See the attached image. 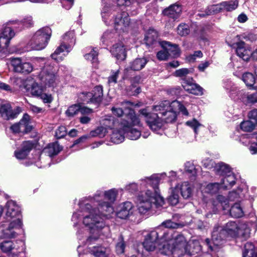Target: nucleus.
Here are the masks:
<instances>
[{
  "label": "nucleus",
  "mask_w": 257,
  "mask_h": 257,
  "mask_svg": "<svg viewBox=\"0 0 257 257\" xmlns=\"http://www.w3.org/2000/svg\"><path fill=\"white\" fill-rule=\"evenodd\" d=\"M118 191L111 189L105 192H97L94 196V200L97 204V207H93L87 201L79 202V209L75 212L72 217V221L75 224L82 220L86 228H82L77 231L79 240L83 243L91 245L98 238L100 230L106 226L105 220L113 213L114 209L111 205L116 198Z\"/></svg>",
  "instance_id": "1"
},
{
  "label": "nucleus",
  "mask_w": 257,
  "mask_h": 257,
  "mask_svg": "<svg viewBox=\"0 0 257 257\" xmlns=\"http://www.w3.org/2000/svg\"><path fill=\"white\" fill-rule=\"evenodd\" d=\"M161 229L157 228L145 236L143 245L147 251H154L158 246L161 252L165 254H169L178 248L183 251L185 250L186 242L183 235L177 236L173 240L170 238L172 231Z\"/></svg>",
  "instance_id": "2"
},
{
  "label": "nucleus",
  "mask_w": 257,
  "mask_h": 257,
  "mask_svg": "<svg viewBox=\"0 0 257 257\" xmlns=\"http://www.w3.org/2000/svg\"><path fill=\"white\" fill-rule=\"evenodd\" d=\"M179 101L170 102L165 100L153 106L154 112L150 113L146 109L139 110L150 128L156 134L162 135L165 122H172L177 117V106Z\"/></svg>",
  "instance_id": "3"
},
{
  "label": "nucleus",
  "mask_w": 257,
  "mask_h": 257,
  "mask_svg": "<svg viewBox=\"0 0 257 257\" xmlns=\"http://www.w3.org/2000/svg\"><path fill=\"white\" fill-rule=\"evenodd\" d=\"M250 229L247 223L229 221L223 227L215 225L212 233V242L206 238L205 242L211 250L216 251L227 236L247 239L250 236Z\"/></svg>",
  "instance_id": "4"
},
{
  "label": "nucleus",
  "mask_w": 257,
  "mask_h": 257,
  "mask_svg": "<svg viewBox=\"0 0 257 257\" xmlns=\"http://www.w3.org/2000/svg\"><path fill=\"white\" fill-rule=\"evenodd\" d=\"M159 182L158 176H153L143 181L142 185L147 186V189L140 192L137 201L138 209L141 214L148 212L152 208L153 204L157 208L164 204V200L160 195L158 187Z\"/></svg>",
  "instance_id": "5"
},
{
  "label": "nucleus",
  "mask_w": 257,
  "mask_h": 257,
  "mask_svg": "<svg viewBox=\"0 0 257 257\" xmlns=\"http://www.w3.org/2000/svg\"><path fill=\"white\" fill-rule=\"evenodd\" d=\"M101 15L103 21L106 25H109V20L113 19L115 30L120 32L126 31L131 23L128 13L117 6L105 4L102 8Z\"/></svg>",
  "instance_id": "6"
},
{
  "label": "nucleus",
  "mask_w": 257,
  "mask_h": 257,
  "mask_svg": "<svg viewBox=\"0 0 257 257\" xmlns=\"http://www.w3.org/2000/svg\"><path fill=\"white\" fill-rule=\"evenodd\" d=\"M6 222L3 225V233L5 237L14 238L18 234L17 230L22 226L21 216L20 208L16 202L8 201L6 205Z\"/></svg>",
  "instance_id": "7"
},
{
  "label": "nucleus",
  "mask_w": 257,
  "mask_h": 257,
  "mask_svg": "<svg viewBox=\"0 0 257 257\" xmlns=\"http://www.w3.org/2000/svg\"><path fill=\"white\" fill-rule=\"evenodd\" d=\"M127 120L121 121V125L123 127L125 135L126 137L130 140H136L138 139L141 135V131L138 128H133L134 126H137L140 127L142 126L141 119L144 117L139 112V115H136L134 110L129 111V113L127 116Z\"/></svg>",
  "instance_id": "8"
},
{
  "label": "nucleus",
  "mask_w": 257,
  "mask_h": 257,
  "mask_svg": "<svg viewBox=\"0 0 257 257\" xmlns=\"http://www.w3.org/2000/svg\"><path fill=\"white\" fill-rule=\"evenodd\" d=\"M75 43L74 33L73 31L66 33L63 37V42L51 54L53 59L57 62L62 61L69 52L71 51Z\"/></svg>",
  "instance_id": "9"
},
{
  "label": "nucleus",
  "mask_w": 257,
  "mask_h": 257,
  "mask_svg": "<svg viewBox=\"0 0 257 257\" xmlns=\"http://www.w3.org/2000/svg\"><path fill=\"white\" fill-rule=\"evenodd\" d=\"M51 33V30L48 27L38 30L30 41L29 44L32 48L35 50H41L45 48L48 44Z\"/></svg>",
  "instance_id": "10"
},
{
  "label": "nucleus",
  "mask_w": 257,
  "mask_h": 257,
  "mask_svg": "<svg viewBox=\"0 0 257 257\" xmlns=\"http://www.w3.org/2000/svg\"><path fill=\"white\" fill-rule=\"evenodd\" d=\"M238 6L237 0H230L222 2L216 5H211L207 7L205 14H199L201 17L217 14L226 11L231 12L235 10Z\"/></svg>",
  "instance_id": "11"
},
{
  "label": "nucleus",
  "mask_w": 257,
  "mask_h": 257,
  "mask_svg": "<svg viewBox=\"0 0 257 257\" xmlns=\"http://www.w3.org/2000/svg\"><path fill=\"white\" fill-rule=\"evenodd\" d=\"M38 77L41 85H44L45 87H54L56 84V73L51 66H45Z\"/></svg>",
  "instance_id": "12"
},
{
  "label": "nucleus",
  "mask_w": 257,
  "mask_h": 257,
  "mask_svg": "<svg viewBox=\"0 0 257 257\" xmlns=\"http://www.w3.org/2000/svg\"><path fill=\"white\" fill-rule=\"evenodd\" d=\"M10 60L13 70L15 72L28 74L34 70L33 65L22 58H11Z\"/></svg>",
  "instance_id": "13"
},
{
  "label": "nucleus",
  "mask_w": 257,
  "mask_h": 257,
  "mask_svg": "<svg viewBox=\"0 0 257 257\" xmlns=\"http://www.w3.org/2000/svg\"><path fill=\"white\" fill-rule=\"evenodd\" d=\"M12 131L15 133H26L32 129L30 116L27 113L24 114L19 122L16 123L11 127Z\"/></svg>",
  "instance_id": "14"
},
{
  "label": "nucleus",
  "mask_w": 257,
  "mask_h": 257,
  "mask_svg": "<svg viewBox=\"0 0 257 257\" xmlns=\"http://www.w3.org/2000/svg\"><path fill=\"white\" fill-rule=\"evenodd\" d=\"M83 100L87 103H99L103 97V88L101 86H97L89 92L83 93Z\"/></svg>",
  "instance_id": "15"
},
{
  "label": "nucleus",
  "mask_w": 257,
  "mask_h": 257,
  "mask_svg": "<svg viewBox=\"0 0 257 257\" xmlns=\"http://www.w3.org/2000/svg\"><path fill=\"white\" fill-rule=\"evenodd\" d=\"M20 112V107L13 110L9 103L4 101L0 109V116L5 119H9L15 117Z\"/></svg>",
  "instance_id": "16"
},
{
  "label": "nucleus",
  "mask_w": 257,
  "mask_h": 257,
  "mask_svg": "<svg viewBox=\"0 0 257 257\" xmlns=\"http://www.w3.org/2000/svg\"><path fill=\"white\" fill-rule=\"evenodd\" d=\"M18 244L23 245L22 241H13L12 240H5L1 243L0 248L2 251L6 253H12L17 255L19 249Z\"/></svg>",
  "instance_id": "17"
},
{
  "label": "nucleus",
  "mask_w": 257,
  "mask_h": 257,
  "mask_svg": "<svg viewBox=\"0 0 257 257\" xmlns=\"http://www.w3.org/2000/svg\"><path fill=\"white\" fill-rule=\"evenodd\" d=\"M104 126L98 127L96 130L91 131L90 133V136L94 137L98 136L99 137H104L105 134L107 132V129L112 128V125L114 124V121L113 118L110 117L109 119H106L103 120V122Z\"/></svg>",
  "instance_id": "18"
},
{
  "label": "nucleus",
  "mask_w": 257,
  "mask_h": 257,
  "mask_svg": "<svg viewBox=\"0 0 257 257\" xmlns=\"http://www.w3.org/2000/svg\"><path fill=\"white\" fill-rule=\"evenodd\" d=\"M184 89L188 92L196 95L203 94V89L199 85L193 82L192 78L184 79L182 82Z\"/></svg>",
  "instance_id": "19"
},
{
  "label": "nucleus",
  "mask_w": 257,
  "mask_h": 257,
  "mask_svg": "<svg viewBox=\"0 0 257 257\" xmlns=\"http://www.w3.org/2000/svg\"><path fill=\"white\" fill-rule=\"evenodd\" d=\"M26 80L24 83V87L28 93L33 96L39 97L40 95L45 91V88L41 84L36 82H33L31 84Z\"/></svg>",
  "instance_id": "20"
},
{
  "label": "nucleus",
  "mask_w": 257,
  "mask_h": 257,
  "mask_svg": "<svg viewBox=\"0 0 257 257\" xmlns=\"http://www.w3.org/2000/svg\"><path fill=\"white\" fill-rule=\"evenodd\" d=\"M121 105L125 108L124 111H123L121 108L117 107H112L111 111L113 114L117 117L124 116V118L122 121H123L124 120L128 119L127 116L130 109L133 110L131 107L133 106V104L129 101H125L121 102Z\"/></svg>",
  "instance_id": "21"
},
{
  "label": "nucleus",
  "mask_w": 257,
  "mask_h": 257,
  "mask_svg": "<svg viewBox=\"0 0 257 257\" xmlns=\"http://www.w3.org/2000/svg\"><path fill=\"white\" fill-rule=\"evenodd\" d=\"M110 52L117 60L120 61H123L126 57L125 48L120 42L113 45L110 49Z\"/></svg>",
  "instance_id": "22"
},
{
  "label": "nucleus",
  "mask_w": 257,
  "mask_h": 257,
  "mask_svg": "<svg viewBox=\"0 0 257 257\" xmlns=\"http://www.w3.org/2000/svg\"><path fill=\"white\" fill-rule=\"evenodd\" d=\"M175 189L178 192H180L182 196L184 199H188L192 195V187L188 182H184L181 184H177L175 186Z\"/></svg>",
  "instance_id": "23"
},
{
  "label": "nucleus",
  "mask_w": 257,
  "mask_h": 257,
  "mask_svg": "<svg viewBox=\"0 0 257 257\" xmlns=\"http://www.w3.org/2000/svg\"><path fill=\"white\" fill-rule=\"evenodd\" d=\"M182 12V8L178 4H173L163 11L164 15L171 18L174 20L178 19Z\"/></svg>",
  "instance_id": "24"
},
{
  "label": "nucleus",
  "mask_w": 257,
  "mask_h": 257,
  "mask_svg": "<svg viewBox=\"0 0 257 257\" xmlns=\"http://www.w3.org/2000/svg\"><path fill=\"white\" fill-rule=\"evenodd\" d=\"M236 52L237 55L244 61H248L251 56V50L245 46L243 42L236 43Z\"/></svg>",
  "instance_id": "25"
},
{
  "label": "nucleus",
  "mask_w": 257,
  "mask_h": 257,
  "mask_svg": "<svg viewBox=\"0 0 257 257\" xmlns=\"http://www.w3.org/2000/svg\"><path fill=\"white\" fill-rule=\"evenodd\" d=\"M133 204L130 202H125L119 205L116 214L117 217L121 219H125L131 213Z\"/></svg>",
  "instance_id": "26"
},
{
  "label": "nucleus",
  "mask_w": 257,
  "mask_h": 257,
  "mask_svg": "<svg viewBox=\"0 0 257 257\" xmlns=\"http://www.w3.org/2000/svg\"><path fill=\"white\" fill-rule=\"evenodd\" d=\"M148 61V60L145 57L136 58L130 63L125 70L127 71L128 70L140 71L145 67Z\"/></svg>",
  "instance_id": "27"
},
{
  "label": "nucleus",
  "mask_w": 257,
  "mask_h": 257,
  "mask_svg": "<svg viewBox=\"0 0 257 257\" xmlns=\"http://www.w3.org/2000/svg\"><path fill=\"white\" fill-rule=\"evenodd\" d=\"M242 80L250 89L257 90V75L246 72L242 75Z\"/></svg>",
  "instance_id": "28"
},
{
  "label": "nucleus",
  "mask_w": 257,
  "mask_h": 257,
  "mask_svg": "<svg viewBox=\"0 0 257 257\" xmlns=\"http://www.w3.org/2000/svg\"><path fill=\"white\" fill-rule=\"evenodd\" d=\"M162 47L167 50L169 55L173 57H178L180 54V49L176 44H172L169 42L162 41L160 43Z\"/></svg>",
  "instance_id": "29"
},
{
  "label": "nucleus",
  "mask_w": 257,
  "mask_h": 257,
  "mask_svg": "<svg viewBox=\"0 0 257 257\" xmlns=\"http://www.w3.org/2000/svg\"><path fill=\"white\" fill-rule=\"evenodd\" d=\"M124 137L125 132L121 123L118 128L113 129L112 131L111 140L115 144H119L124 141Z\"/></svg>",
  "instance_id": "30"
},
{
  "label": "nucleus",
  "mask_w": 257,
  "mask_h": 257,
  "mask_svg": "<svg viewBox=\"0 0 257 257\" xmlns=\"http://www.w3.org/2000/svg\"><path fill=\"white\" fill-rule=\"evenodd\" d=\"M33 148V144L30 141L25 142L23 144L22 150L15 151V157L19 160L24 159L28 156Z\"/></svg>",
  "instance_id": "31"
},
{
  "label": "nucleus",
  "mask_w": 257,
  "mask_h": 257,
  "mask_svg": "<svg viewBox=\"0 0 257 257\" xmlns=\"http://www.w3.org/2000/svg\"><path fill=\"white\" fill-rule=\"evenodd\" d=\"M235 177L232 172L223 177L220 183L222 188L227 189L231 188L235 183Z\"/></svg>",
  "instance_id": "32"
},
{
  "label": "nucleus",
  "mask_w": 257,
  "mask_h": 257,
  "mask_svg": "<svg viewBox=\"0 0 257 257\" xmlns=\"http://www.w3.org/2000/svg\"><path fill=\"white\" fill-rule=\"evenodd\" d=\"M61 150V148L57 143H53L49 144L47 147L44 149L43 154L51 157L57 155Z\"/></svg>",
  "instance_id": "33"
},
{
  "label": "nucleus",
  "mask_w": 257,
  "mask_h": 257,
  "mask_svg": "<svg viewBox=\"0 0 257 257\" xmlns=\"http://www.w3.org/2000/svg\"><path fill=\"white\" fill-rule=\"evenodd\" d=\"M220 188H222L220 184L218 183H209L206 184L204 183L202 184L200 187V190L202 192L213 194L217 192Z\"/></svg>",
  "instance_id": "34"
},
{
  "label": "nucleus",
  "mask_w": 257,
  "mask_h": 257,
  "mask_svg": "<svg viewBox=\"0 0 257 257\" xmlns=\"http://www.w3.org/2000/svg\"><path fill=\"white\" fill-rule=\"evenodd\" d=\"M242 257H257V247L251 242H246L244 246Z\"/></svg>",
  "instance_id": "35"
},
{
  "label": "nucleus",
  "mask_w": 257,
  "mask_h": 257,
  "mask_svg": "<svg viewBox=\"0 0 257 257\" xmlns=\"http://www.w3.org/2000/svg\"><path fill=\"white\" fill-rule=\"evenodd\" d=\"M88 249L95 257H107L109 252L108 249L101 246H89Z\"/></svg>",
  "instance_id": "36"
},
{
  "label": "nucleus",
  "mask_w": 257,
  "mask_h": 257,
  "mask_svg": "<svg viewBox=\"0 0 257 257\" xmlns=\"http://www.w3.org/2000/svg\"><path fill=\"white\" fill-rule=\"evenodd\" d=\"M178 226V224L172 222L170 220H166L164 222H163L162 224V225L158 227V228H161V229L162 230H164L165 229H168L169 230L172 231V236L170 237L171 239H173V240H175L176 237L179 235H182L181 234H179L177 233H175L174 230L170 229V228H177Z\"/></svg>",
  "instance_id": "37"
},
{
  "label": "nucleus",
  "mask_w": 257,
  "mask_h": 257,
  "mask_svg": "<svg viewBox=\"0 0 257 257\" xmlns=\"http://www.w3.org/2000/svg\"><path fill=\"white\" fill-rule=\"evenodd\" d=\"M213 205L218 209L221 206L223 210H228L229 208L228 200L222 195H218L213 201Z\"/></svg>",
  "instance_id": "38"
},
{
  "label": "nucleus",
  "mask_w": 257,
  "mask_h": 257,
  "mask_svg": "<svg viewBox=\"0 0 257 257\" xmlns=\"http://www.w3.org/2000/svg\"><path fill=\"white\" fill-rule=\"evenodd\" d=\"M86 53L84 57L86 60H89L92 63H97L98 61V51L96 49L91 47L86 48L85 50Z\"/></svg>",
  "instance_id": "39"
},
{
  "label": "nucleus",
  "mask_w": 257,
  "mask_h": 257,
  "mask_svg": "<svg viewBox=\"0 0 257 257\" xmlns=\"http://www.w3.org/2000/svg\"><path fill=\"white\" fill-rule=\"evenodd\" d=\"M117 36V34L111 31H107L103 34L101 37V41L105 45L108 46L115 41Z\"/></svg>",
  "instance_id": "40"
},
{
  "label": "nucleus",
  "mask_w": 257,
  "mask_h": 257,
  "mask_svg": "<svg viewBox=\"0 0 257 257\" xmlns=\"http://www.w3.org/2000/svg\"><path fill=\"white\" fill-rule=\"evenodd\" d=\"M214 170L217 174L223 177L232 172L229 166L223 163L216 164Z\"/></svg>",
  "instance_id": "41"
},
{
  "label": "nucleus",
  "mask_w": 257,
  "mask_h": 257,
  "mask_svg": "<svg viewBox=\"0 0 257 257\" xmlns=\"http://www.w3.org/2000/svg\"><path fill=\"white\" fill-rule=\"evenodd\" d=\"M230 215L233 217H241L244 212L240 204L238 203H235L232 205L229 209Z\"/></svg>",
  "instance_id": "42"
},
{
  "label": "nucleus",
  "mask_w": 257,
  "mask_h": 257,
  "mask_svg": "<svg viewBox=\"0 0 257 257\" xmlns=\"http://www.w3.org/2000/svg\"><path fill=\"white\" fill-rule=\"evenodd\" d=\"M158 33L154 29H150L148 30L145 36V40L148 44H152L158 38Z\"/></svg>",
  "instance_id": "43"
},
{
  "label": "nucleus",
  "mask_w": 257,
  "mask_h": 257,
  "mask_svg": "<svg viewBox=\"0 0 257 257\" xmlns=\"http://www.w3.org/2000/svg\"><path fill=\"white\" fill-rule=\"evenodd\" d=\"M126 246L125 241L122 235H120L117 239L115 245V250L117 254H122L124 253Z\"/></svg>",
  "instance_id": "44"
},
{
  "label": "nucleus",
  "mask_w": 257,
  "mask_h": 257,
  "mask_svg": "<svg viewBox=\"0 0 257 257\" xmlns=\"http://www.w3.org/2000/svg\"><path fill=\"white\" fill-rule=\"evenodd\" d=\"M80 104L79 103L74 104L70 106L65 112L67 116L73 117L78 113L80 111Z\"/></svg>",
  "instance_id": "45"
},
{
  "label": "nucleus",
  "mask_w": 257,
  "mask_h": 257,
  "mask_svg": "<svg viewBox=\"0 0 257 257\" xmlns=\"http://www.w3.org/2000/svg\"><path fill=\"white\" fill-rule=\"evenodd\" d=\"M186 124L192 128L196 134H198L199 129L203 126L202 124L195 118L186 121Z\"/></svg>",
  "instance_id": "46"
},
{
  "label": "nucleus",
  "mask_w": 257,
  "mask_h": 257,
  "mask_svg": "<svg viewBox=\"0 0 257 257\" xmlns=\"http://www.w3.org/2000/svg\"><path fill=\"white\" fill-rule=\"evenodd\" d=\"M240 128L244 132H251L254 128V122L251 120L243 121L240 124Z\"/></svg>",
  "instance_id": "47"
},
{
  "label": "nucleus",
  "mask_w": 257,
  "mask_h": 257,
  "mask_svg": "<svg viewBox=\"0 0 257 257\" xmlns=\"http://www.w3.org/2000/svg\"><path fill=\"white\" fill-rule=\"evenodd\" d=\"M179 195L175 188L172 189L171 195L168 198V202L172 205H175L179 202Z\"/></svg>",
  "instance_id": "48"
},
{
  "label": "nucleus",
  "mask_w": 257,
  "mask_h": 257,
  "mask_svg": "<svg viewBox=\"0 0 257 257\" xmlns=\"http://www.w3.org/2000/svg\"><path fill=\"white\" fill-rule=\"evenodd\" d=\"M118 7L120 6H123L125 7H131L136 2H138V0H115Z\"/></svg>",
  "instance_id": "49"
},
{
  "label": "nucleus",
  "mask_w": 257,
  "mask_h": 257,
  "mask_svg": "<svg viewBox=\"0 0 257 257\" xmlns=\"http://www.w3.org/2000/svg\"><path fill=\"white\" fill-rule=\"evenodd\" d=\"M1 36L11 40L15 36V32L12 28L6 27L4 28Z\"/></svg>",
  "instance_id": "50"
},
{
  "label": "nucleus",
  "mask_w": 257,
  "mask_h": 257,
  "mask_svg": "<svg viewBox=\"0 0 257 257\" xmlns=\"http://www.w3.org/2000/svg\"><path fill=\"white\" fill-rule=\"evenodd\" d=\"M178 34L182 36L188 35L189 33L188 26L186 24H181L177 28Z\"/></svg>",
  "instance_id": "51"
},
{
  "label": "nucleus",
  "mask_w": 257,
  "mask_h": 257,
  "mask_svg": "<svg viewBox=\"0 0 257 257\" xmlns=\"http://www.w3.org/2000/svg\"><path fill=\"white\" fill-rule=\"evenodd\" d=\"M192 72L191 69L187 68H182L177 70L174 73V75L176 77H185L188 74Z\"/></svg>",
  "instance_id": "52"
},
{
  "label": "nucleus",
  "mask_w": 257,
  "mask_h": 257,
  "mask_svg": "<svg viewBox=\"0 0 257 257\" xmlns=\"http://www.w3.org/2000/svg\"><path fill=\"white\" fill-rule=\"evenodd\" d=\"M20 23L26 28L30 27L34 24L32 17L31 16H26Z\"/></svg>",
  "instance_id": "53"
},
{
  "label": "nucleus",
  "mask_w": 257,
  "mask_h": 257,
  "mask_svg": "<svg viewBox=\"0 0 257 257\" xmlns=\"http://www.w3.org/2000/svg\"><path fill=\"white\" fill-rule=\"evenodd\" d=\"M157 57L159 60H166L169 57V52H167V50L163 48L162 50H161L157 53Z\"/></svg>",
  "instance_id": "54"
},
{
  "label": "nucleus",
  "mask_w": 257,
  "mask_h": 257,
  "mask_svg": "<svg viewBox=\"0 0 257 257\" xmlns=\"http://www.w3.org/2000/svg\"><path fill=\"white\" fill-rule=\"evenodd\" d=\"M119 73V70L114 71L112 72L111 75L108 78V83L111 84L112 83L115 84L117 82V79Z\"/></svg>",
  "instance_id": "55"
},
{
  "label": "nucleus",
  "mask_w": 257,
  "mask_h": 257,
  "mask_svg": "<svg viewBox=\"0 0 257 257\" xmlns=\"http://www.w3.org/2000/svg\"><path fill=\"white\" fill-rule=\"evenodd\" d=\"M67 134L66 127L64 126H59L56 131L55 136L58 139L64 137Z\"/></svg>",
  "instance_id": "56"
},
{
  "label": "nucleus",
  "mask_w": 257,
  "mask_h": 257,
  "mask_svg": "<svg viewBox=\"0 0 257 257\" xmlns=\"http://www.w3.org/2000/svg\"><path fill=\"white\" fill-rule=\"evenodd\" d=\"M185 171L192 175H195L196 174V170L193 163L188 162L185 163Z\"/></svg>",
  "instance_id": "57"
},
{
  "label": "nucleus",
  "mask_w": 257,
  "mask_h": 257,
  "mask_svg": "<svg viewBox=\"0 0 257 257\" xmlns=\"http://www.w3.org/2000/svg\"><path fill=\"white\" fill-rule=\"evenodd\" d=\"M40 98L44 103H49L53 100V97L51 94L46 93L44 92L40 95L39 97Z\"/></svg>",
  "instance_id": "58"
},
{
  "label": "nucleus",
  "mask_w": 257,
  "mask_h": 257,
  "mask_svg": "<svg viewBox=\"0 0 257 257\" xmlns=\"http://www.w3.org/2000/svg\"><path fill=\"white\" fill-rule=\"evenodd\" d=\"M248 150L251 155L257 154V143L251 140L248 143Z\"/></svg>",
  "instance_id": "59"
},
{
  "label": "nucleus",
  "mask_w": 257,
  "mask_h": 257,
  "mask_svg": "<svg viewBox=\"0 0 257 257\" xmlns=\"http://www.w3.org/2000/svg\"><path fill=\"white\" fill-rule=\"evenodd\" d=\"M203 54L201 51H197L193 54L188 56L187 59L189 62H194L197 58H201Z\"/></svg>",
  "instance_id": "60"
},
{
  "label": "nucleus",
  "mask_w": 257,
  "mask_h": 257,
  "mask_svg": "<svg viewBox=\"0 0 257 257\" xmlns=\"http://www.w3.org/2000/svg\"><path fill=\"white\" fill-rule=\"evenodd\" d=\"M10 40L9 38L0 36V52L2 49L7 48L8 47Z\"/></svg>",
  "instance_id": "61"
},
{
  "label": "nucleus",
  "mask_w": 257,
  "mask_h": 257,
  "mask_svg": "<svg viewBox=\"0 0 257 257\" xmlns=\"http://www.w3.org/2000/svg\"><path fill=\"white\" fill-rule=\"evenodd\" d=\"M241 192L240 189H238L237 191H232L229 193L228 196V199L230 201H234L235 199L241 197V194L240 193Z\"/></svg>",
  "instance_id": "62"
},
{
  "label": "nucleus",
  "mask_w": 257,
  "mask_h": 257,
  "mask_svg": "<svg viewBox=\"0 0 257 257\" xmlns=\"http://www.w3.org/2000/svg\"><path fill=\"white\" fill-rule=\"evenodd\" d=\"M79 112L82 115H91V114L93 112V110L86 107H82L80 105Z\"/></svg>",
  "instance_id": "63"
},
{
  "label": "nucleus",
  "mask_w": 257,
  "mask_h": 257,
  "mask_svg": "<svg viewBox=\"0 0 257 257\" xmlns=\"http://www.w3.org/2000/svg\"><path fill=\"white\" fill-rule=\"evenodd\" d=\"M247 102L249 103H257V92L247 95L246 96Z\"/></svg>",
  "instance_id": "64"
}]
</instances>
